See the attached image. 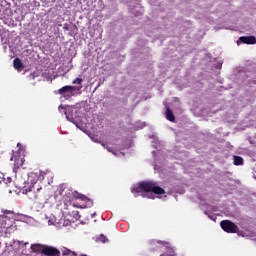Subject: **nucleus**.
Listing matches in <instances>:
<instances>
[{"mask_svg": "<svg viewBox=\"0 0 256 256\" xmlns=\"http://www.w3.org/2000/svg\"><path fill=\"white\" fill-rule=\"evenodd\" d=\"M22 193L27 195L28 199L31 201H37L43 197V187L37 182L26 183L22 188Z\"/></svg>", "mask_w": 256, "mask_h": 256, "instance_id": "obj_1", "label": "nucleus"}, {"mask_svg": "<svg viewBox=\"0 0 256 256\" xmlns=\"http://www.w3.org/2000/svg\"><path fill=\"white\" fill-rule=\"evenodd\" d=\"M166 255H168V256H175V250H173L169 246H166Z\"/></svg>", "mask_w": 256, "mask_h": 256, "instance_id": "obj_15", "label": "nucleus"}, {"mask_svg": "<svg viewBox=\"0 0 256 256\" xmlns=\"http://www.w3.org/2000/svg\"><path fill=\"white\" fill-rule=\"evenodd\" d=\"M220 227L225 231V233H237V231H239V227L231 220L221 221Z\"/></svg>", "mask_w": 256, "mask_h": 256, "instance_id": "obj_3", "label": "nucleus"}, {"mask_svg": "<svg viewBox=\"0 0 256 256\" xmlns=\"http://www.w3.org/2000/svg\"><path fill=\"white\" fill-rule=\"evenodd\" d=\"M244 161H243V157L240 156H234V165H243Z\"/></svg>", "mask_w": 256, "mask_h": 256, "instance_id": "obj_14", "label": "nucleus"}, {"mask_svg": "<svg viewBox=\"0 0 256 256\" xmlns=\"http://www.w3.org/2000/svg\"><path fill=\"white\" fill-rule=\"evenodd\" d=\"M46 245L43 244H32L30 246V249L32 253H43V250L45 249Z\"/></svg>", "mask_w": 256, "mask_h": 256, "instance_id": "obj_8", "label": "nucleus"}, {"mask_svg": "<svg viewBox=\"0 0 256 256\" xmlns=\"http://www.w3.org/2000/svg\"><path fill=\"white\" fill-rule=\"evenodd\" d=\"M21 165H23V159H20V158L16 159V160H15V163H14L13 172H14V173H17V170L19 169V167H20Z\"/></svg>", "mask_w": 256, "mask_h": 256, "instance_id": "obj_12", "label": "nucleus"}, {"mask_svg": "<svg viewBox=\"0 0 256 256\" xmlns=\"http://www.w3.org/2000/svg\"><path fill=\"white\" fill-rule=\"evenodd\" d=\"M75 91H77V88H75V86H63L62 88L58 89L57 93L58 95H62V97L67 100L73 97Z\"/></svg>", "mask_w": 256, "mask_h": 256, "instance_id": "obj_4", "label": "nucleus"}, {"mask_svg": "<svg viewBox=\"0 0 256 256\" xmlns=\"http://www.w3.org/2000/svg\"><path fill=\"white\" fill-rule=\"evenodd\" d=\"M62 256H77V253L76 252H73L67 248H64L62 250Z\"/></svg>", "mask_w": 256, "mask_h": 256, "instance_id": "obj_13", "label": "nucleus"}, {"mask_svg": "<svg viewBox=\"0 0 256 256\" xmlns=\"http://www.w3.org/2000/svg\"><path fill=\"white\" fill-rule=\"evenodd\" d=\"M98 241H100L101 243H107V241H109V239H107V236L101 234V235L98 237Z\"/></svg>", "mask_w": 256, "mask_h": 256, "instance_id": "obj_16", "label": "nucleus"}, {"mask_svg": "<svg viewBox=\"0 0 256 256\" xmlns=\"http://www.w3.org/2000/svg\"><path fill=\"white\" fill-rule=\"evenodd\" d=\"M9 221V218L5 215L0 216V228L1 229H9V224L7 222Z\"/></svg>", "mask_w": 256, "mask_h": 256, "instance_id": "obj_9", "label": "nucleus"}, {"mask_svg": "<svg viewBox=\"0 0 256 256\" xmlns=\"http://www.w3.org/2000/svg\"><path fill=\"white\" fill-rule=\"evenodd\" d=\"M44 256H61V251L53 246H45L42 250Z\"/></svg>", "mask_w": 256, "mask_h": 256, "instance_id": "obj_5", "label": "nucleus"}, {"mask_svg": "<svg viewBox=\"0 0 256 256\" xmlns=\"http://www.w3.org/2000/svg\"><path fill=\"white\" fill-rule=\"evenodd\" d=\"M135 193H154L155 195H165V189L157 186L155 182L151 181H142L139 183L138 187L134 188Z\"/></svg>", "mask_w": 256, "mask_h": 256, "instance_id": "obj_2", "label": "nucleus"}, {"mask_svg": "<svg viewBox=\"0 0 256 256\" xmlns=\"http://www.w3.org/2000/svg\"><path fill=\"white\" fill-rule=\"evenodd\" d=\"M160 256H168L166 253L161 254Z\"/></svg>", "mask_w": 256, "mask_h": 256, "instance_id": "obj_26", "label": "nucleus"}, {"mask_svg": "<svg viewBox=\"0 0 256 256\" xmlns=\"http://www.w3.org/2000/svg\"><path fill=\"white\" fill-rule=\"evenodd\" d=\"M63 29L64 31H69V24H64Z\"/></svg>", "mask_w": 256, "mask_h": 256, "instance_id": "obj_21", "label": "nucleus"}, {"mask_svg": "<svg viewBox=\"0 0 256 256\" xmlns=\"http://www.w3.org/2000/svg\"><path fill=\"white\" fill-rule=\"evenodd\" d=\"M83 83V79L82 78H76L74 81H73V84L74 85H81Z\"/></svg>", "mask_w": 256, "mask_h": 256, "instance_id": "obj_18", "label": "nucleus"}, {"mask_svg": "<svg viewBox=\"0 0 256 256\" xmlns=\"http://www.w3.org/2000/svg\"><path fill=\"white\" fill-rule=\"evenodd\" d=\"M58 110H59L60 112H61V111H64V113H65L67 119H69V116H67V108H66L65 106L60 105V106L58 107Z\"/></svg>", "mask_w": 256, "mask_h": 256, "instance_id": "obj_17", "label": "nucleus"}, {"mask_svg": "<svg viewBox=\"0 0 256 256\" xmlns=\"http://www.w3.org/2000/svg\"><path fill=\"white\" fill-rule=\"evenodd\" d=\"M157 243H159L160 245H163V247H165V245H169V243L165 241H158Z\"/></svg>", "mask_w": 256, "mask_h": 256, "instance_id": "obj_20", "label": "nucleus"}, {"mask_svg": "<svg viewBox=\"0 0 256 256\" xmlns=\"http://www.w3.org/2000/svg\"><path fill=\"white\" fill-rule=\"evenodd\" d=\"M166 119L168 121H171V123H175V115L173 114V111L169 108L166 109Z\"/></svg>", "mask_w": 256, "mask_h": 256, "instance_id": "obj_10", "label": "nucleus"}, {"mask_svg": "<svg viewBox=\"0 0 256 256\" xmlns=\"http://www.w3.org/2000/svg\"><path fill=\"white\" fill-rule=\"evenodd\" d=\"M239 41L241 43H244L245 45H255L256 44V37L255 36H241L239 38Z\"/></svg>", "mask_w": 256, "mask_h": 256, "instance_id": "obj_7", "label": "nucleus"}, {"mask_svg": "<svg viewBox=\"0 0 256 256\" xmlns=\"http://www.w3.org/2000/svg\"><path fill=\"white\" fill-rule=\"evenodd\" d=\"M7 213H11V211L5 210L4 215H7Z\"/></svg>", "mask_w": 256, "mask_h": 256, "instance_id": "obj_23", "label": "nucleus"}, {"mask_svg": "<svg viewBox=\"0 0 256 256\" xmlns=\"http://www.w3.org/2000/svg\"><path fill=\"white\" fill-rule=\"evenodd\" d=\"M14 69H17L18 71H21L23 69V62H21V59L15 58L13 60Z\"/></svg>", "mask_w": 256, "mask_h": 256, "instance_id": "obj_11", "label": "nucleus"}, {"mask_svg": "<svg viewBox=\"0 0 256 256\" xmlns=\"http://www.w3.org/2000/svg\"><path fill=\"white\" fill-rule=\"evenodd\" d=\"M12 181H13V179L11 177L4 178V183L6 185H9Z\"/></svg>", "mask_w": 256, "mask_h": 256, "instance_id": "obj_19", "label": "nucleus"}, {"mask_svg": "<svg viewBox=\"0 0 256 256\" xmlns=\"http://www.w3.org/2000/svg\"><path fill=\"white\" fill-rule=\"evenodd\" d=\"M74 199H79L80 201H85L87 203V207H91L93 205V200L89 199L87 196L77 192V191H74L72 193Z\"/></svg>", "mask_w": 256, "mask_h": 256, "instance_id": "obj_6", "label": "nucleus"}, {"mask_svg": "<svg viewBox=\"0 0 256 256\" xmlns=\"http://www.w3.org/2000/svg\"><path fill=\"white\" fill-rule=\"evenodd\" d=\"M87 207V205H84V206H80L79 208L80 209H85Z\"/></svg>", "mask_w": 256, "mask_h": 256, "instance_id": "obj_24", "label": "nucleus"}, {"mask_svg": "<svg viewBox=\"0 0 256 256\" xmlns=\"http://www.w3.org/2000/svg\"><path fill=\"white\" fill-rule=\"evenodd\" d=\"M173 100L175 103H179V97H174Z\"/></svg>", "mask_w": 256, "mask_h": 256, "instance_id": "obj_22", "label": "nucleus"}, {"mask_svg": "<svg viewBox=\"0 0 256 256\" xmlns=\"http://www.w3.org/2000/svg\"><path fill=\"white\" fill-rule=\"evenodd\" d=\"M107 150L110 151V153L113 152V150H111V148H107Z\"/></svg>", "mask_w": 256, "mask_h": 256, "instance_id": "obj_25", "label": "nucleus"}]
</instances>
